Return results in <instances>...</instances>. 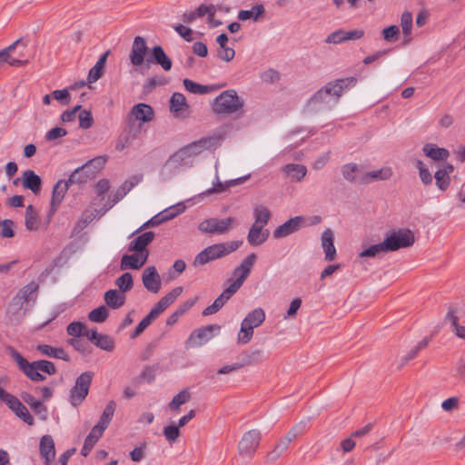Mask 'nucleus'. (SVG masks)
<instances>
[{
	"instance_id": "34",
	"label": "nucleus",
	"mask_w": 465,
	"mask_h": 465,
	"mask_svg": "<svg viewBox=\"0 0 465 465\" xmlns=\"http://www.w3.org/2000/svg\"><path fill=\"white\" fill-rule=\"evenodd\" d=\"M23 401L30 406V408L40 416L41 420L47 419V408L42 403V401L36 400L32 394L24 392L21 395Z\"/></svg>"
},
{
	"instance_id": "18",
	"label": "nucleus",
	"mask_w": 465,
	"mask_h": 465,
	"mask_svg": "<svg viewBox=\"0 0 465 465\" xmlns=\"http://www.w3.org/2000/svg\"><path fill=\"white\" fill-rule=\"evenodd\" d=\"M142 281L144 288L153 293H158L162 288V280L154 266L144 269Z\"/></svg>"
},
{
	"instance_id": "12",
	"label": "nucleus",
	"mask_w": 465,
	"mask_h": 465,
	"mask_svg": "<svg viewBox=\"0 0 465 465\" xmlns=\"http://www.w3.org/2000/svg\"><path fill=\"white\" fill-rule=\"evenodd\" d=\"M262 434L258 430H251L245 432L238 444V451L241 456L252 457L260 444Z\"/></svg>"
},
{
	"instance_id": "25",
	"label": "nucleus",
	"mask_w": 465,
	"mask_h": 465,
	"mask_svg": "<svg viewBox=\"0 0 465 465\" xmlns=\"http://www.w3.org/2000/svg\"><path fill=\"white\" fill-rule=\"evenodd\" d=\"M322 247L323 249L327 262H331L336 258V249L334 246V235L333 232L328 228L322 233L321 237Z\"/></svg>"
},
{
	"instance_id": "19",
	"label": "nucleus",
	"mask_w": 465,
	"mask_h": 465,
	"mask_svg": "<svg viewBox=\"0 0 465 465\" xmlns=\"http://www.w3.org/2000/svg\"><path fill=\"white\" fill-rule=\"evenodd\" d=\"M310 103L313 105H322L331 107L334 105V96H332V88L331 82L327 83L319 89L310 99Z\"/></svg>"
},
{
	"instance_id": "10",
	"label": "nucleus",
	"mask_w": 465,
	"mask_h": 465,
	"mask_svg": "<svg viewBox=\"0 0 465 465\" xmlns=\"http://www.w3.org/2000/svg\"><path fill=\"white\" fill-rule=\"evenodd\" d=\"M383 242L387 252H390L411 246L415 242V238L411 230L400 229L392 232Z\"/></svg>"
},
{
	"instance_id": "9",
	"label": "nucleus",
	"mask_w": 465,
	"mask_h": 465,
	"mask_svg": "<svg viewBox=\"0 0 465 465\" xmlns=\"http://www.w3.org/2000/svg\"><path fill=\"white\" fill-rule=\"evenodd\" d=\"M6 351L16 362L19 370L23 371V373L31 381H43L45 380V377L40 373L36 361L29 362L25 358L22 356L21 353H19L15 348L11 346L7 347Z\"/></svg>"
},
{
	"instance_id": "50",
	"label": "nucleus",
	"mask_w": 465,
	"mask_h": 465,
	"mask_svg": "<svg viewBox=\"0 0 465 465\" xmlns=\"http://www.w3.org/2000/svg\"><path fill=\"white\" fill-rule=\"evenodd\" d=\"M190 392L187 390H183L176 394L169 403V408L172 411H177L181 405L186 403L190 400Z\"/></svg>"
},
{
	"instance_id": "39",
	"label": "nucleus",
	"mask_w": 465,
	"mask_h": 465,
	"mask_svg": "<svg viewBox=\"0 0 465 465\" xmlns=\"http://www.w3.org/2000/svg\"><path fill=\"white\" fill-rule=\"evenodd\" d=\"M265 321V312L262 308H256L247 313L242 322L252 328L259 327Z\"/></svg>"
},
{
	"instance_id": "64",
	"label": "nucleus",
	"mask_w": 465,
	"mask_h": 465,
	"mask_svg": "<svg viewBox=\"0 0 465 465\" xmlns=\"http://www.w3.org/2000/svg\"><path fill=\"white\" fill-rule=\"evenodd\" d=\"M263 351L259 349L247 353L244 358L243 365H252L261 362L263 359Z\"/></svg>"
},
{
	"instance_id": "29",
	"label": "nucleus",
	"mask_w": 465,
	"mask_h": 465,
	"mask_svg": "<svg viewBox=\"0 0 465 465\" xmlns=\"http://www.w3.org/2000/svg\"><path fill=\"white\" fill-rule=\"evenodd\" d=\"M153 118H127L124 131L134 140L144 130V124Z\"/></svg>"
},
{
	"instance_id": "52",
	"label": "nucleus",
	"mask_w": 465,
	"mask_h": 465,
	"mask_svg": "<svg viewBox=\"0 0 465 465\" xmlns=\"http://www.w3.org/2000/svg\"><path fill=\"white\" fill-rule=\"evenodd\" d=\"M107 161L106 156H97L92 160L86 162L84 167L92 173L94 176L99 170H101Z\"/></svg>"
},
{
	"instance_id": "62",
	"label": "nucleus",
	"mask_w": 465,
	"mask_h": 465,
	"mask_svg": "<svg viewBox=\"0 0 465 465\" xmlns=\"http://www.w3.org/2000/svg\"><path fill=\"white\" fill-rule=\"evenodd\" d=\"M91 116V111L89 109L83 108L80 104H76L71 109L64 111L61 116Z\"/></svg>"
},
{
	"instance_id": "53",
	"label": "nucleus",
	"mask_w": 465,
	"mask_h": 465,
	"mask_svg": "<svg viewBox=\"0 0 465 465\" xmlns=\"http://www.w3.org/2000/svg\"><path fill=\"white\" fill-rule=\"evenodd\" d=\"M286 441H282V440L275 445L274 449L270 451L267 455V461L274 462L276 461L289 448V445L286 444Z\"/></svg>"
},
{
	"instance_id": "43",
	"label": "nucleus",
	"mask_w": 465,
	"mask_h": 465,
	"mask_svg": "<svg viewBox=\"0 0 465 465\" xmlns=\"http://www.w3.org/2000/svg\"><path fill=\"white\" fill-rule=\"evenodd\" d=\"M263 13L264 6L262 5H255L250 10H241L238 13V19L242 21H246L249 19L256 21Z\"/></svg>"
},
{
	"instance_id": "48",
	"label": "nucleus",
	"mask_w": 465,
	"mask_h": 465,
	"mask_svg": "<svg viewBox=\"0 0 465 465\" xmlns=\"http://www.w3.org/2000/svg\"><path fill=\"white\" fill-rule=\"evenodd\" d=\"M254 328L242 322L241 328L237 335L239 344H247L253 336Z\"/></svg>"
},
{
	"instance_id": "47",
	"label": "nucleus",
	"mask_w": 465,
	"mask_h": 465,
	"mask_svg": "<svg viewBox=\"0 0 465 465\" xmlns=\"http://www.w3.org/2000/svg\"><path fill=\"white\" fill-rule=\"evenodd\" d=\"M115 285L118 287L119 292L125 294L134 286L133 276L130 272H124L115 281Z\"/></svg>"
},
{
	"instance_id": "16",
	"label": "nucleus",
	"mask_w": 465,
	"mask_h": 465,
	"mask_svg": "<svg viewBox=\"0 0 465 465\" xmlns=\"http://www.w3.org/2000/svg\"><path fill=\"white\" fill-rule=\"evenodd\" d=\"M305 220L306 218L303 216H295L289 219L273 231V237L280 239L299 231L303 226Z\"/></svg>"
},
{
	"instance_id": "4",
	"label": "nucleus",
	"mask_w": 465,
	"mask_h": 465,
	"mask_svg": "<svg viewBox=\"0 0 465 465\" xmlns=\"http://www.w3.org/2000/svg\"><path fill=\"white\" fill-rule=\"evenodd\" d=\"M31 53L27 42L18 39L8 47L0 51V61L11 66L25 65L29 62Z\"/></svg>"
},
{
	"instance_id": "15",
	"label": "nucleus",
	"mask_w": 465,
	"mask_h": 465,
	"mask_svg": "<svg viewBox=\"0 0 465 465\" xmlns=\"http://www.w3.org/2000/svg\"><path fill=\"white\" fill-rule=\"evenodd\" d=\"M148 52L146 41L142 36H135L129 54V60L132 65L141 66L145 61Z\"/></svg>"
},
{
	"instance_id": "11",
	"label": "nucleus",
	"mask_w": 465,
	"mask_h": 465,
	"mask_svg": "<svg viewBox=\"0 0 465 465\" xmlns=\"http://www.w3.org/2000/svg\"><path fill=\"white\" fill-rule=\"evenodd\" d=\"M235 219L227 217L225 219L209 218L200 223L198 229L205 233L211 234H225L232 228Z\"/></svg>"
},
{
	"instance_id": "27",
	"label": "nucleus",
	"mask_w": 465,
	"mask_h": 465,
	"mask_svg": "<svg viewBox=\"0 0 465 465\" xmlns=\"http://www.w3.org/2000/svg\"><path fill=\"white\" fill-rule=\"evenodd\" d=\"M264 227L255 223L252 224L247 235V241L252 246H259L266 242L270 232Z\"/></svg>"
},
{
	"instance_id": "8",
	"label": "nucleus",
	"mask_w": 465,
	"mask_h": 465,
	"mask_svg": "<svg viewBox=\"0 0 465 465\" xmlns=\"http://www.w3.org/2000/svg\"><path fill=\"white\" fill-rule=\"evenodd\" d=\"M94 375L93 371H84L77 377L69 395L70 403L74 407L79 406L88 395Z\"/></svg>"
},
{
	"instance_id": "49",
	"label": "nucleus",
	"mask_w": 465,
	"mask_h": 465,
	"mask_svg": "<svg viewBox=\"0 0 465 465\" xmlns=\"http://www.w3.org/2000/svg\"><path fill=\"white\" fill-rule=\"evenodd\" d=\"M94 344L100 348L101 350L106 351H113L114 349V339L106 334L100 333L94 342Z\"/></svg>"
},
{
	"instance_id": "40",
	"label": "nucleus",
	"mask_w": 465,
	"mask_h": 465,
	"mask_svg": "<svg viewBox=\"0 0 465 465\" xmlns=\"http://www.w3.org/2000/svg\"><path fill=\"white\" fill-rule=\"evenodd\" d=\"M25 227L29 231H36L39 228L40 219L33 205H28L25 214Z\"/></svg>"
},
{
	"instance_id": "24",
	"label": "nucleus",
	"mask_w": 465,
	"mask_h": 465,
	"mask_svg": "<svg viewBox=\"0 0 465 465\" xmlns=\"http://www.w3.org/2000/svg\"><path fill=\"white\" fill-rule=\"evenodd\" d=\"M281 172L292 182L300 183L306 176L308 171L306 166L303 164L288 163L281 168Z\"/></svg>"
},
{
	"instance_id": "44",
	"label": "nucleus",
	"mask_w": 465,
	"mask_h": 465,
	"mask_svg": "<svg viewBox=\"0 0 465 465\" xmlns=\"http://www.w3.org/2000/svg\"><path fill=\"white\" fill-rule=\"evenodd\" d=\"M188 107L185 96L181 93H173L170 98V110L173 113L184 111Z\"/></svg>"
},
{
	"instance_id": "28",
	"label": "nucleus",
	"mask_w": 465,
	"mask_h": 465,
	"mask_svg": "<svg viewBox=\"0 0 465 465\" xmlns=\"http://www.w3.org/2000/svg\"><path fill=\"white\" fill-rule=\"evenodd\" d=\"M153 59H147V64L155 63L159 64L164 71H170L172 69V60L165 54L163 48L160 45L153 46L151 50Z\"/></svg>"
},
{
	"instance_id": "36",
	"label": "nucleus",
	"mask_w": 465,
	"mask_h": 465,
	"mask_svg": "<svg viewBox=\"0 0 465 465\" xmlns=\"http://www.w3.org/2000/svg\"><path fill=\"white\" fill-rule=\"evenodd\" d=\"M108 54L109 51L103 54L96 64L90 69L87 75L88 84H93L102 77Z\"/></svg>"
},
{
	"instance_id": "33",
	"label": "nucleus",
	"mask_w": 465,
	"mask_h": 465,
	"mask_svg": "<svg viewBox=\"0 0 465 465\" xmlns=\"http://www.w3.org/2000/svg\"><path fill=\"white\" fill-rule=\"evenodd\" d=\"M393 174V171L391 167H382L379 170L367 172L363 175L362 184H368L375 181H386L389 180Z\"/></svg>"
},
{
	"instance_id": "30",
	"label": "nucleus",
	"mask_w": 465,
	"mask_h": 465,
	"mask_svg": "<svg viewBox=\"0 0 465 465\" xmlns=\"http://www.w3.org/2000/svg\"><path fill=\"white\" fill-rule=\"evenodd\" d=\"M71 184L66 181H58L53 189V195L51 200V212L54 213L56 212L59 204L63 201L65 193L67 192L69 186Z\"/></svg>"
},
{
	"instance_id": "46",
	"label": "nucleus",
	"mask_w": 465,
	"mask_h": 465,
	"mask_svg": "<svg viewBox=\"0 0 465 465\" xmlns=\"http://www.w3.org/2000/svg\"><path fill=\"white\" fill-rule=\"evenodd\" d=\"M0 401H4L14 412L23 404L17 397L5 391L2 387H0Z\"/></svg>"
},
{
	"instance_id": "1",
	"label": "nucleus",
	"mask_w": 465,
	"mask_h": 465,
	"mask_svg": "<svg viewBox=\"0 0 465 465\" xmlns=\"http://www.w3.org/2000/svg\"><path fill=\"white\" fill-rule=\"evenodd\" d=\"M220 136H207L192 142L171 154L160 170L163 181H169L182 171L194 166L196 158L204 151L219 145Z\"/></svg>"
},
{
	"instance_id": "2",
	"label": "nucleus",
	"mask_w": 465,
	"mask_h": 465,
	"mask_svg": "<svg viewBox=\"0 0 465 465\" xmlns=\"http://www.w3.org/2000/svg\"><path fill=\"white\" fill-rule=\"evenodd\" d=\"M257 260L255 253L248 254L232 272V281L230 285L214 300V302L203 311V316L216 313L237 292L249 277Z\"/></svg>"
},
{
	"instance_id": "61",
	"label": "nucleus",
	"mask_w": 465,
	"mask_h": 465,
	"mask_svg": "<svg viewBox=\"0 0 465 465\" xmlns=\"http://www.w3.org/2000/svg\"><path fill=\"white\" fill-rule=\"evenodd\" d=\"M126 194L120 189V187L115 191L113 197L109 196L106 203L104 204L102 213H105L109 209H111L115 203H117L120 200H122Z\"/></svg>"
},
{
	"instance_id": "26",
	"label": "nucleus",
	"mask_w": 465,
	"mask_h": 465,
	"mask_svg": "<svg viewBox=\"0 0 465 465\" xmlns=\"http://www.w3.org/2000/svg\"><path fill=\"white\" fill-rule=\"evenodd\" d=\"M154 236L153 232H145L138 235L129 243L128 251L145 253V252H148L146 247L153 241Z\"/></svg>"
},
{
	"instance_id": "45",
	"label": "nucleus",
	"mask_w": 465,
	"mask_h": 465,
	"mask_svg": "<svg viewBox=\"0 0 465 465\" xmlns=\"http://www.w3.org/2000/svg\"><path fill=\"white\" fill-rule=\"evenodd\" d=\"M456 313L457 311L454 310V308H450L446 315V319L450 322L452 331L455 332V334L461 339H465V326H461L458 323L459 318Z\"/></svg>"
},
{
	"instance_id": "23",
	"label": "nucleus",
	"mask_w": 465,
	"mask_h": 465,
	"mask_svg": "<svg viewBox=\"0 0 465 465\" xmlns=\"http://www.w3.org/2000/svg\"><path fill=\"white\" fill-rule=\"evenodd\" d=\"M356 84L354 77L341 78L331 82L334 104H338L340 98Z\"/></svg>"
},
{
	"instance_id": "56",
	"label": "nucleus",
	"mask_w": 465,
	"mask_h": 465,
	"mask_svg": "<svg viewBox=\"0 0 465 465\" xmlns=\"http://www.w3.org/2000/svg\"><path fill=\"white\" fill-rule=\"evenodd\" d=\"M184 206L183 204H177L174 206H171L163 212L159 213L162 216L163 223L167 222L174 217H176L179 213L183 212Z\"/></svg>"
},
{
	"instance_id": "17",
	"label": "nucleus",
	"mask_w": 465,
	"mask_h": 465,
	"mask_svg": "<svg viewBox=\"0 0 465 465\" xmlns=\"http://www.w3.org/2000/svg\"><path fill=\"white\" fill-rule=\"evenodd\" d=\"M215 169H216V174H215V179L213 182V187L206 190L205 192H203V195H210L212 193H220L225 192L228 188H230L232 186L239 185V184L244 183L246 180H248L251 177V174H247V175H244V176H242V177H239L236 179L229 180V181L223 183L220 181V178H219V174H218V171H217V169H218L217 164H215Z\"/></svg>"
},
{
	"instance_id": "6",
	"label": "nucleus",
	"mask_w": 465,
	"mask_h": 465,
	"mask_svg": "<svg viewBox=\"0 0 465 465\" xmlns=\"http://www.w3.org/2000/svg\"><path fill=\"white\" fill-rule=\"evenodd\" d=\"M91 87L84 81L74 83L67 88L54 90L52 92L53 100L61 105H68L77 98L83 99L90 94Z\"/></svg>"
},
{
	"instance_id": "22",
	"label": "nucleus",
	"mask_w": 465,
	"mask_h": 465,
	"mask_svg": "<svg viewBox=\"0 0 465 465\" xmlns=\"http://www.w3.org/2000/svg\"><path fill=\"white\" fill-rule=\"evenodd\" d=\"M148 256V252H145V253L124 254L121 259V269L138 270L147 262Z\"/></svg>"
},
{
	"instance_id": "55",
	"label": "nucleus",
	"mask_w": 465,
	"mask_h": 465,
	"mask_svg": "<svg viewBox=\"0 0 465 465\" xmlns=\"http://www.w3.org/2000/svg\"><path fill=\"white\" fill-rule=\"evenodd\" d=\"M153 114V110L151 105L147 104H135L130 112L129 116H152Z\"/></svg>"
},
{
	"instance_id": "37",
	"label": "nucleus",
	"mask_w": 465,
	"mask_h": 465,
	"mask_svg": "<svg viewBox=\"0 0 465 465\" xmlns=\"http://www.w3.org/2000/svg\"><path fill=\"white\" fill-rule=\"evenodd\" d=\"M422 152L427 157L434 161H443L450 156L447 149L437 147L433 143H426L422 148Z\"/></svg>"
},
{
	"instance_id": "54",
	"label": "nucleus",
	"mask_w": 465,
	"mask_h": 465,
	"mask_svg": "<svg viewBox=\"0 0 465 465\" xmlns=\"http://www.w3.org/2000/svg\"><path fill=\"white\" fill-rule=\"evenodd\" d=\"M108 317V310L101 305L89 312L88 318L94 322H104Z\"/></svg>"
},
{
	"instance_id": "35",
	"label": "nucleus",
	"mask_w": 465,
	"mask_h": 465,
	"mask_svg": "<svg viewBox=\"0 0 465 465\" xmlns=\"http://www.w3.org/2000/svg\"><path fill=\"white\" fill-rule=\"evenodd\" d=\"M125 300V294L120 292L118 290L112 289L104 293V302L106 305L113 310H116L124 306Z\"/></svg>"
},
{
	"instance_id": "42",
	"label": "nucleus",
	"mask_w": 465,
	"mask_h": 465,
	"mask_svg": "<svg viewBox=\"0 0 465 465\" xmlns=\"http://www.w3.org/2000/svg\"><path fill=\"white\" fill-rule=\"evenodd\" d=\"M253 217H254V223L255 224L266 226L270 217H271V212L269 209L264 205H256L253 208Z\"/></svg>"
},
{
	"instance_id": "58",
	"label": "nucleus",
	"mask_w": 465,
	"mask_h": 465,
	"mask_svg": "<svg viewBox=\"0 0 465 465\" xmlns=\"http://www.w3.org/2000/svg\"><path fill=\"white\" fill-rule=\"evenodd\" d=\"M102 210H103V208H101L99 210H97V209L85 210L82 214L79 223H83L84 227L86 226L94 219L100 218L101 216H103L104 214V213H102Z\"/></svg>"
},
{
	"instance_id": "31",
	"label": "nucleus",
	"mask_w": 465,
	"mask_h": 465,
	"mask_svg": "<svg viewBox=\"0 0 465 465\" xmlns=\"http://www.w3.org/2000/svg\"><path fill=\"white\" fill-rule=\"evenodd\" d=\"M39 450L45 463L49 464L55 456L54 442L50 435H45L40 440Z\"/></svg>"
},
{
	"instance_id": "3",
	"label": "nucleus",
	"mask_w": 465,
	"mask_h": 465,
	"mask_svg": "<svg viewBox=\"0 0 465 465\" xmlns=\"http://www.w3.org/2000/svg\"><path fill=\"white\" fill-rule=\"evenodd\" d=\"M39 289L38 283L32 281L14 296L7 306V315L11 321H20L27 312L30 302L35 303Z\"/></svg>"
},
{
	"instance_id": "21",
	"label": "nucleus",
	"mask_w": 465,
	"mask_h": 465,
	"mask_svg": "<svg viewBox=\"0 0 465 465\" xmlns=\"http://www.w3.org/2000/svg\"><path fill=\"white\" fill-rule=\"evenodd\" d=\"M22 185L25 189L30 190L35 195L40 193L42 179L33 170H25L21 177Z\"/></svg>"
},
{
	"instance_id": "63",
	"label": "nucleus",
	"mask_w": 465,
	"mask_h": 465,
	"mask_svg": "<svg viewBox=\"0 0 465 465\" xmlns=\"http://www.w3.org/2000/svg\"><path fill=\"white\" fill-rule=\"evenodd\" d=\"M401 25L404 35L409 36L411 33L412 15L411 12H403L401 16Z\"/></svg>"
},
{
	"instance_id": "20",
	"label": "nucleus",
	"mask_w": 465,
	"mask_h": 465,
	"mask_svg": "<svg viewBox=\"0 0 465 465\" xmlns=\"http://www.w3.org/2000/svg\"><path fill=\"white\" fill-rule=\"evenodd\" d=\"M341 173L346 181L355 184H362L365 173L357 163H350L341 167Z\"/></svg>"
},
{
	"instance_id": "57",
	"label": "nucleus",
	"mask_w": 465,
	"mask_h": 465,
	"mask_svg": "<svg viewBox=\"0 0 465 465\" xmlns=\"http://www.w3.org/2000/svg\"><path fill=\"white\" fill-rule=\"evenodd\" d=\"M380 252H388L386 247L384 246V242H380L378 244H374L370 246L369 248L361 251L359 253V256L363 257H375Z\"/></svg>"
},
{
	"instance_id": "51",
	"label": "nucleus",
	"mask_w": 465,
	"mask_h": 465,
	"mask_svg": "<svg viewBox=\"0 0 465 465\" xmlns=\"http://www.w3.org/2000/svg\"><path fill=\"white\" fill-rule=\"evenodd\" d=\"M100 438L101 436L96 433V430H91L90 433L85 438L84 446L81 450V454L83 456H87Z\"/></svg>"
},
{
	"instance_id": "41",
	"label": "nucleus",
	"mask_w": 465,
	"mask_h": 465,
	"mask_svg": "<svg viewBox=\"0 0 465 465\" xmlns=\"http://www.w3.org/2000/svg\"><path fill=\"white\" fill-rule=\"evenodd\" d=\"M93 177L92 173L87 170L84 165L76 168L70 175L67 182L72 185L74 183H86Z\"/></svg>"
},
{
	"instance_id": "60",
	"label": "nucleus",
	"mask_w": 465,
	"mask_h": 465,
	"mask_svg": "<svg viewBox=\"0 0 465 465\" xmlns=\"http://www.w3.org/2000/svg\"><path fill=\"white\" fill-rule=\"evenodd\" d=\"M109 189H110V182L107 179L99 180L94 186V190L96 193V197H95L94 201L95 200L104 201V195L108 192Z\"/></svg>"
},
{
	"instance_id": "5",
	"label": "nucleus",
	"mask_w": 465,
	"mask_h": 465,
	"mask_svg": "<svg viewBox=\"0 0 465 465\" xmlns=\"http://www.w3.org/2000/svg\"><path fill=\"white\" fill-rule=\"evenodd\" d=\"M242 244L241 241H232L223 243L213 244L199 252L193 261V266L206 264L218 258H222L234 251Z\"/></svg>"
},
{
	"instance_id": "13",
	"label": "nucleus",
	"mask_w": 465,
	"mask_h": 465,
	"mask_svg": "<svg viewBox=\"0 0 465 465\" xmlns=\"http://www.w3.org/2000/svg\"><path fill=\"white\" fill-rule=\"evenodd\" d=\"M183 292L182 287H176L162 297L147 314L153 321L163 312Z\"/></svg>"
},
{
	"instance_id": "38",
	"label": "nucleus",
	"mask_w": 465,
	"mask_h": 465,
	"mask_svg": "<svg viewBox=\"0 0 465 465\" xmlns=\"http://www.w3.org/2000/svg\"><path fill=\"white\" fill-rule=\"evenodd\" d=\"M184 88L194 94H204L214 91L216 88L213 85H203L190 79H183Z\"/></svg>"
},
{
	"instance_id": "32",
	"label": "nucleus",
	"mask_w": 465,
	"mask_h": 465,
	"mask_svg": "<svg viewBox=\"0 0 465 465\" xmlns=\"http://www.w3.org/2000/svg\"><path fill=\"white\" fill-rule=\"evenodd\" d=\"M36 350L43 355L48 356L54 359H60L64 361H69L70 357L67 352L61 347H54L48 344H39Z\"/></svg>"
},
{
	"instance_id": "7",
	"label": "nucleus",
	"mask_w": 465,
	"mask_h": 465,
	"mask_svg": "<svg viewBox=\"0 0 465 465\" xmlns=\"http://www.w3.org/2000/svg\"><path fill=\"white\" fill-rule=\"evenodd\" d=\"M243 101L233 89L223 91L213 103V109L218 114H233L241 112Z\"/></svg>"
},
{
	"instance_id": "59",
	"label": "nucleus",
	"mask_w": 465,
	"mask_h": 465,
	"mask_svg": "<svg viewBox=\"0 0 465 465\" xmlns=\"http://www.w3.org/2000/svg\"><path fill=\"white\" fill-rule=\"evenodd\" d=\"M260 78L263 83L275 84L280 81L281 74L277 70L269 68L260 74Z\"/></svg>"
},
{
	"instance_id": "14",
	"label": "nucleus",
	"mask_w": 465,
	"mask_h": 465,
	"mask_svg": "<svg viewBox=\"0 0 465 465\" xmlns=\"http://www.w3.org/2000/svg\"><path fill=\"white\" fill-rule=\"evenodd\" d=\"M213 330H220L218 325H207L194 330L188 340L186 345L188 347H199L210 341L213 337Z\"/></svg>"
}]
</instances>
